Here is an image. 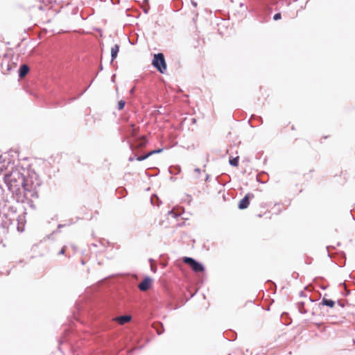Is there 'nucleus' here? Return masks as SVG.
Returning a JSON list of instances; mask_svg holds the SVG:
<instances>
[{"mask_svg": "<svg viewBox=\"0 0 355 355\" xmlns=\"http://www.w3.org/2000/svg\"><path fill=\"white\" fill-rule=\"evenodd\" d=\"M131 320V316L130 315H123L116 317L114 319V321L118 322L120 324H124L125 323H127L130 322Z\"/></svg>", "mask_w": 355, "mask_h": 355, "instance_id": "6", "label": "nucleus"}, {"mask_svg": "<svg viewBox=\"0 0 355 355\" xmlns=\"http://www.w3.org/2000/svg\"><path fill=\"white\" fill-rule=\"evenodd\" d=\"M138 140H139V143L137 144V147H141L146 142V140L145 137L139 138Z\"/></svg>", "mask_w": 355, "mask_h": 355, "instance_id": "12", "label": "nucleus"}, {"mask_svg": "<svg viewBox=\"0 0 355 355\" xmlns=\"http://www.w3.org/2000/svg\"><path fill=\"white\" fill-rule=\"evenodd\" d=\"M152 64L160 73H164L165 72L166 64L162 53L155 54Z\"/></svg>", "mask_w": 355, "mask_h": 355, "instance_id": "2", "label": "nucleus"}, {"mask_svg": "<svg viewBox=\"0 0 355 355\" xmlns=\"http://www.w3.org/2000/svg\"><path fill=\"white\" fill-rule=\"evenodd\" d=\"M137 131V128L134 125H131L128 130V132L132 137H135L136 135Z\"/></svg>", "mask_w": 355, "mask_h": 355, "instance_id": "9", "label": "nucleus"}, {"mask_svg": "<svg viewBox=\"0 0 355 355\" xmlns=\"http://www.w3.org/2000/svg\"><path fill=\"white\" fill-rule=\"evenodd\" d=\"M125 106V101H120L118 103V108L119 110H122Z\"/></svg>", "mask_w": 355, "mask_h": 355, "instance_id": "13", "label": "nucleus"}, {"mask_svg": "<svg viewBox=\"0 0 355 355\" xmlns=\"http://www.w3.org/2000/svg\"><path fill=\"white\" fill-rule=\"evenodd\" d=\"M195 172H196L198 173H200V169L199 168H196L195 169Z\"/></svg>", "mask_w": 355, "mask_h": 355, "instance_id": "21", "label": "nucleus"}, {"mask_svg": "<svg viewBox=\"0 0 355 355\" xmlns=\"http://www.w3.org/2000/svg\"><path fill=\"white\" fill-rule=\"evenodd\" d=\"M280 18H281V14L280 13H277L273 17L274 20H278Z\"/></svg>", "mask_w": 355, "mask_h": 355, "instance_id": "15", "label": "nucleus"}, {"mask_svg": "<svg viewBox=\"0 0 355 355\" xmlns=\"http://www.w3.org/2000/svg\"><path fill=\"white\" fill-rule=\"evenodd\" d=\"M230 164L232 166H237L239 164V157H236L235 158H230Z\"/></svg>", "mask_w": 355, "mask_h": 355, "instance_id": "11", "label": "nucleus"}, {"mask_svg": "<svg viewBox=\"0 0 355 355\" xmlns=\"http://www.w3.org/2000/svg\"><path fill=\"white\" fill-rule=\"evenodd\" d=\"M26 173H28L27 170L14 162L8 161L0 168V174L3 175L4 182L12 193L18 195L23 190L26 196L31 193V197H37L35 190L38 183L34 182L33 175L28 174L26 177Z\"/></svg>", "mask_w": 355, "mask_h": 355, "instance_id": "1", "label": "nucleus"}, {"mask_svg": "<svg viewBox=\"0 0 355 355\" xmlns=\"http://www.w3.org/2000/svg\"><path fill=\"white\" fill-rule=\"evenodd\" d=\"M155 199L158 200V198H157V196H153L151 198V200H151V203H152V204H154V200H155Z\"/></svg>", "mask_w": 355, "mask_h": 355, "instance_id": "18", "label": "nucleus"}, {"mask_svg": "<svg viewBox=\"0 0 355 355\" xmlns=\"http://www.w3.org/2000/svg\"><path fill=\"white\" fill-rule=\"evenodd\" d=\"M133 92H134V89H131V91H130V92H131V93H133Z\"/></svg>", "mask_w": 355, "mask_h": 355, "instance_id": "23", "label": "nucleus"}, {"mask_svg": "<svg viewBox=\"0 0 355 355\" xmlns=\"http://www.w3.org/2000/svg\"><path fill=\"white\" fill-rule=\"evenodd\" d=\"M151 269L153 271L155 272V268L153 267V265H151Z\"/></svg>", "mask_w": 355, "mask_h": 355, "instance_id": "22", "label": "nucleus"}, {"mask_svg": "<svg viewBox=\"0 0 355 355\" xmlns=\"http://www.w3.org/2000/svg\"><path fill=\"white\" fill-rule=\"evenodd\" d=\"M168 214L170 215H172L173 217H175L177 216V214L174 212L173 210H171V211H168Z\"/></svg>", "mask_w": 355, "mask_h": 355, "instance_id": "19", "label": "nucleus"}, {"mask_svg": "<svg viewBox=\"0 0 355 355\" xmlns=\"http://www.w3.org/2000/svg\"><path fill=\"white\" fill-rule=\"evenodd\" d=\"M7 157L8 155L6 154H4L3 155L0 154V159H3L4 162L7 159ZM0 162H1V160H0Z\"/></svg>", "mask_w": 355, "mask_h": 355, "instance_id": "16", "label": "nucleus"}, {"mask_svg": "<svg viewBox=\"0 0 355 355\" xmlns=\"http://www.w3.org/2000/svg\"><path fill=\"white\" fill-rule=\"evenodd\" d=\"M64 248H63L60 250V254H64Z\"/></svg>", "mask_w": 355, "mask_h": 355, "instance_id": "20", "label": "nucleus"}, {"mask_svg": "<svg viewBox=\"0 0 355 355\" xmlns=\"http://www.w3.org/2000/svg\"><path fill=\"white\" fill-rule=\"evenodd\" d=\"M151 284H152V279L150 277H146L139 284V288L142 291H146L150 287Z\"/></svg>", "mask_w": 355, "mask_h": 355, "instance_id": "4", "label": "nucleus"}, {"mask_svg": "<svg viewBox=\"0 0 355 355\" xmlns=\"http://www.w3.org/2000/svg\"><path fill=\"white\" fill-rule=\"evenodd\" d=\"M183 261L185 263H187L189 264L191 268H192L193 270H194L195 272H202L204 270V267L203 266L196 261L194 259H193L192 258H190V257H184L183 259Z\"/></svg>", "mask_w": 355, "mask_h": 355, "instance_id": "3", "label": "nucleus"}, {"mask_svg": "<svg viewBox=\"0 0 355 355\" xmlns=\"http://www.w3.org/2000/svg\"><path fill=\"white\" fill-rule=\"evenodd\" d=\"M162 149H158V150H157L151 151V152H150V153H148V155H152V154H153V153H160V152H162Z\"/></svg>", "mask_w": 355, "mask_h": 355, "instance_id": "17", "label": "nucleus"}, {"mask_svg": "<svg viewBox=\"0 0 355 355\" xmlns=\"http://www.w3.org/2000/svg\"><path fill=\"white\" fill-rule=\"evenodd\" d=\"M253 197L252 194H247L240 202L239 204V208L240 209H245L248 207L250 204L249 198Z\"/></svg>", "mask_w": 355, "mask_h": 355, "instance_id": "5", "label": "nucleus"}, {"mask_svg": "<svg viewBox=\"0 0 355 355\" xmlns=\"http://www.w3.org/2000/svg\"><path fill=\"white\" fill-rule=\"evenodd\" d=\"M148 154H147L145 156H141V157H137V160L138 161H142V160H144L145 159H146L148 157Z\"/></svg>", "mask_w": 355, "mask_h": 355, "instance_id": "14", "label": "nucleus"}, {"mask_svg": "<svg viewBox=\"0 0 355 355\" xmlns=\"http://www.w3.org/2000/svg\"><path fill=\"white\" fill-rule=\"evenodd\" d=\"M119 51V46L118 44H115L111 49L112 61H113L116 58Z\"/></svg>", "mask_w": 355, "mask_h": 355, "instance_id": "8", "label": "nucleus"}, {"mask_svg": "<svg viewBox=\"0 0 355 355\" xmlns=\"http://www.w3.org/2000/svg\"><path fill=\"white\" fill-rule=\"evenodd\" d=\"M322 303L329 307H333L335 304V302L333 300L327 299H323Z\"/></svg>", "mask_w": 355, "mask_h": 355, "instance_id": "10", "label": "nucleus"}, {"mask_svg": "<svg viewBox=\"0 0 355 355\" xmlns=\"http://www.w3.org/2000/svg\"><path fill=\"white\" fill-rule=\"evenodd\" d=\"M29 68L26 64H23L19 68V75L21 78L24 77L28 72Z\"/></svg>", "mask_w": 355, "mask_h": 355, "instance_id": "7", "label": "nucleus"}]
</instances>
